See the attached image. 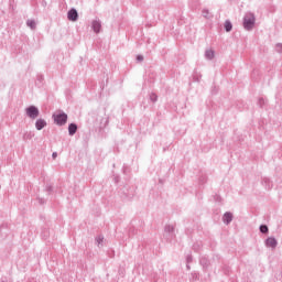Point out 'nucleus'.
Returning a JSON list of instances; mask_svg holds the SVG:
<instances>
[{"label": "nucleus", "instance_id": "f257e3e1", "mask_svg": "<svg viewBox=\"0 0 282 282\" xmlns=\"http://www.w3.org/2000/svg\"><path fill=\"white\" fill-rule=\"evenodd\" d=\"M257 21V18H254V13H247L243 17V28L248 32L254 28V23Z\"/></svg>", "mask_w": 282, "mask_h": 282}, {"label": "nucleus", "instance_id": "f03ea898", "mask_svg": "<svg viewBox=\"0 0 282 282\" xmlns=\"http://www.w3.org/2000/svg\"><path fill=\"white\" fill-rule=\"evenodd\" d=\"M54 123L57 124V127H65L67 124V113L65 112H56L52 116Z\"/></svg>", "mask_w": 282, "mask_h": 282}, {"label": "nucleus", "instance_id": "7ed1b4c3", "mask_svg": "<svg viewBox=\"0 0 282 282\" xmlns=\"http://www.w3.org/2000/svg\"><path fill=\"white\" fill-rule=\"evenodd\" d=\"M25 113L29 118H31V120H36V118H39L41 111H39V108L36 106H29L25 109Z\"/></svg>", "mask_w": 282, "mask_h": 282}, {"label": "nucleus", "instance_id": "20e7f679", "mask_svg": "<svg viewBox=\"0 0 282 282\" xmlns=\"http://www.w3.org/2000/svg\"><path fill=\"white\" fill-rule=\"evenodd\" d=\"M264 246L267 248H272L274 250L276 248V246H279V241H276V238H274V237H269L265 239Z\"/></svg>", "mask_w": 282, "mask_h": 282}, {"label": "nucleus", "instance_id": "39448f33", "mask_svg": "<svg viewBox=\"0 0 282 282\" xmlns=\"http://www.w3.org/2000/svg\"><path fill=\"white\" fill-rule=\"evenodd\" d=\"M67 19H68V21H73V22L78 21V11L75 8H72L67 12Z\"/></svg>", "mask_w": 282, "mask_h": 282}, {"label": "nucleus", "instance_id": "423d86ee", "mask_svg": "<svg viewBox=\"0 0 282 282\" xmlns=\"http://www.w3.org/2000/svg\"><path fill=\"white\" fill-rule=\"evenodd\" d=\"M91 28L95 34H100V30H102V23L100 22V20H94L91 22Z\"/></svg>", "mask_w": 282, "mask_h": 282}, {"label": "nucleus", "instance_id": "0eeeda50", "mask_svg": "<svg viewBox=\"0 0 282 282\" xmlns=\"http://www.w3.org/2000/svg\"><path fill=\"white\" fill-rule=\"evenodd\" d=\"M164 232L169 235L170 239L175 237V227L173 225H165Z\"/></svg>", "mask_w": 282, "mask_h": 282}, {"label": "nucleus", "instance_id": "6e6552de", "mask_svg": "<svg viewBox=\"0 0 282 282\" xmlns=\"http://www.w3.org/2000/svg\"><path fill=\"white\" fill-rule=\"evenodd\" d=\"M45 127H47V121H45V119H37L35 121V129L37 131H43V129H45Z\"/></svg>", "mask_w": 282, "mask_h": 282}, {"label": "nucleus", "instance_id": "1a4fd4ad", "mask_svg": "<svg viewBox=\"0 0 282 282\" xmlns=\"http://www.w3.org/2000/svg\"><path fill=\"white\" fill-rule=\"evenodd\" d=\"M262 186H264V188L267 191H272L274 184L272 183V181L268 177H263L262 178Z\"/></svg>", "mask_w": 282, "mask_h": 282}, {"label": "nucleus", "instance_id": "9d476101", "mask_svg": "<svg viewBox=\"0 0 282 282\" xmlns=\"http://www.w3.org/2000/svg\"><path fill=\"white\" fill-rule=\"evenodd\" d=\"M223 221L224 224H226V226H228L229 224L232 223V213L230 212H226L223 216Z\"/></svg>", "mask_w": 282, "mask_h": 282}, {"label": "nucleus", "instance_id": "9b49d317", "mask_svg": "<svg viewBox=\"0 0 282 282\" xmlns=\"http://www.w3.org/2000/svg\"><path fill=\"white\" fill-rule=\"evenodd\" d=\"M199 263L204 268V270H208V268L210 267V260H208V258L206 257H200Z\"/></svg>", "mask_w": 282, "mask_h": 282}, {"label": "nucleus", "instance_id": "f8f14e48", "mask_svg": "<svg viewBox=\"0 0 282 282\" xmlns=\"http://www.w3.org/2000/svg\"><path fill=\"white\" fill-rule=\"evenodd\" d=\"M76 131H78V124L70 123L68 126V135H76Z\"/></svg>", "mask_w": 282, "mask_h": 282}, {"label": "nucleus", "instance_id": "ddd939ff", "mask_svg": "<svg viewBox=\"0 0 282 282\" xmlns=\"http://www.w3.org/2000/svg\"><path fill=\"white\" fill-rule=\"evenodd\" d=\"M205 58H207V61H213V58H215V51L213 50H207L205 52Z\"/></svg>", "mask_w": 282, "mask_h": 282}, {"label": "nucleus", "instance_id": "4468645a", "mask_svg": "<svg viewBox=\"0 0 282 282\" xmlns=\"http://www.w3.org/2000/svg\"><path fill=\"white\" fill-rule=\"evenodd\" d=\"M32 138H34V132L29 131V132H24L22 139L26 142V140H32Z\"/></svg>", "mask_w": 282, "mask_h": 282}, {"label": "nucleus", "instance_id": "2eb2a0df", "mask_svg": "<svg viewBox=\"0 0 282 282\" xmlns=\"http://www.w3.org/2000/svg\"><path fill=\"white\" fill-rule=\"evenodd\" d=\"M259 230L260 232H262V235H268L270 232V228H268V225H260Z\"/></svg>", "mask_w": 282, "mask_h": 282}, {"label": "nucleus", "instance_id": "dca6fc26", "mask_svg": "<svg viewBox=\"0 0 282 282\" xmlns=\"http://www.w3.org/2000/svg\"><path fill=\"white\" fill-rule=\"evenodd\" d=\"M225 30L226 32H232V22L230 20L225 21Z\"/></svg>", "mask_w": 282, "mask_h": 282}, {"label": "nucleus", "instance_id": "f3484780", "mask_svg": "<svg viewBox=\"0 0 282 282\" xmlns=\"http://www.w3.org/2000/svg\"><path fill=\"white\" fill-rule=\"evenodd\" d=\"M26 25L28 28H31V30H36V21L34 20H28Z\"/></svg>", "mask_w": 282, "mask_h": 282}, {"label": "nucleus", "instance_id": "a211bd4d", "mask_svg": "<svg viewBox=\"0 0 282 282\" xmlns=\"http://www.w3.org/2000/svg\"><path fill=\"white\" fill-rule=\"evenodd\" d=\"M202 14L205 19H210V11L208 9H203Z\"/></svg>", "mask_w": 282, "mask_h": 282}, {"label": "nucleus", "instance_id": "6ab92c4d", "mask_svg": "<svg viewBox=\"0 0 282 282\" xmlns=\"http://www.w3.org/2000/svg\"><path fill=\"white\" fill-rule=\"evenodd\" d=\"M150 100H151V102H158V95L155 93H151Z\"/></svg>", "mask_w": 282, "mask_h": 282}, {"label": "nucleus", "instance_id": "aec40b11", "mask_svg": "<svg viewBox=\"0 0 282 282\" xmlns=\"http://www.w3.org/2000/svg\"><path fill=\"white\" fill-rule=\"evenodd\" d=\"M258 106L261 108H263L265 106V99L263 97H260L258 99Z\"/></svg>", "mask_w": 282, "mask_h": 282}, {"label": "nucleus", "instance_id": "412c9836", "mask_svg": "<svg viewBox=\"0 0 282 282\" xmlns=\"http://www.w3.org/2000/svg\"><path fill=\"white\" fill-rule=\"evenodd\" d=\"M191 276V281H199V274L197 272H192Z\"/></svg>", "mask_w": 282, "mask_h": 282}, {"label": "nucleus", "instance_id": "4be33fe9", "mask_svg": "<svg viewBox=\"0 0 282 282\" xmlns=\"http://www.w3.org/2000/svg\"><path fill=\"white\" fill-rule=\"evenodd\" d=\"M102 241H105V237L98 236V237L96 238V243H97V246H100V245L102 243Z\"/></svg>", "mask_w": 282, "mask_h": 282}, {"label": "nucleus", "instance_id": "5701e85b", "mask_svg": "<svg viewBox=\"0 0 282 282\" xmlns=\"http://www.w3.org/2000/svg\"><path fill=\"white\" fill-rule=\"evenodd\" d=\"M275 50H276V52H279V54H281V53H282V44H281V43H278V44L275 45Z\"/></svg>", "mask_w": 282, "mask_h": 282}, {"label": "nucleus", "instance_id": "b1692460", "mask_svg": "<svg viewBox=\"0 0 282 282\" xmlns=\"http://www.w3.org/2000/svg\"><path fill=\"white\" fill-rule=\"evenodd\" d=\"M142 61H144V56H142V55H137V62H138V63H142Z\"/></svg>", "mask_w": 282, "mask_h": 282}, {"label": "nucleus", "instance_id": "393cba45", "mask_svg": "<svg viewBox=\"0 0 282 282\" xmlns=\"http://www.w3.org/2000/svg\"><path fill=\"white\" fill-rule=\"evenodd\" d=\"M199 183H200V184H206V176H202V177L199 178Z\"/></svg>", "mask_w": 282, "mask_h": 282}, {"label": "nucleus", "instance_id": "a878e982", "mask_svg": "<svg viewBox=\"0 0 282 282\" xmlns=\"http://www.w3.org/2000/svg\"><path fill=\"white\" fill-rule=\"evenodd\" d=\"M46 191L48 193H52L54 191V188L52 187V185H46Z\"/></svg>", "mask_w": 282, "mask_h": 282}, {"label": "nucleus", "instance_id": "bb28decb", "mask_svg": "<svg viewBox=\"0 0 282 282\" xmlns=\"http://www.w3.org/2000/svg\"><path fill=\"white\" fill-rule=\"evenodd\" d=\"M186 261L187 263H193V256H187Z\"/></svg>", "mask_w": 282, "mask_h": 282}, {"label": "nucleus", "instance_id": "cd10ccee", "mask_svg": "<svg viewBox=\"0 0 282 282\" xmlns=\"http://www.w3.org/2000/svg\"><path fill=\"white\" fill-rule=\"evenodd\" d=\"M52 158H53V160H56V158H58V153L57 152H53Z\"/></svg>", "mask_w": 282, "mask_h": 282}, {"label": "nucleus", "instance_id": "c85d7f7f", "mask_svg": "<svg viewBox=\"0 0 282 282\" xmlns=\"http://www.w3.org/2000/svg\"><path fill=\"white\" fill-rule=\"evenodd\" d=\"M186 268H187V270H191V265L189 264H186Z\"/></svg>", "mask_w": 282, "mask_h": 282}]
</instances>
